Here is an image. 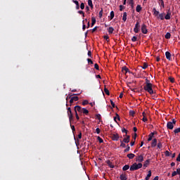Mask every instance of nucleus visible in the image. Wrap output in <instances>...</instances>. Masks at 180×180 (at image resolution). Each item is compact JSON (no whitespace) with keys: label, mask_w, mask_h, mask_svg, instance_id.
Segmentation results:
<instances>
[{"label":"nucleus","mask_w":180,"mask_h":180,"mask_svg":"<svg viewBox=\"0 0 180 180\" xmlns=\"http://www.w3.org/2000/svg\"><path fill=\"white\" fill-rule=\"evenodd\" d=\"M153 86H154V85H153V84H145L143 86V89H144V91H146V92H148V94H150V95H154V94H155V92L153 89Z\"/></svg>","instance_id":"f257e3e1"},{"label":"nucleus","mask_w":180,"mask_h":180,"mask_svg":"<svg viewBox=\"0 0 180 180\" xmlns=\"http://www.w3.org/2000/svg\"><path fill=\"white\" fill-rule=\"evenodd\" d=\"M75 112L77 113V112H79V113H89V111L86 110V108H82L79 105L75 106Z\"/></svg>","instance_id":"f03ea898"},{"label":"nucleus","mask_w":180,"mask_h":180,"mask_svg":"<svg viewBox=\"0 0 180 180\" xmlns=\"http://www.w3.org/2000/svg\"><path fill=\"white\" fill-rule=\"evenodd\" d=\"M141 30L143 34H147V33H148V30H147V25H146V24L144 23L141 25Z\"/></svg>","instance_id":"7ed1b4c3"},{"label":"nucleus","mask_w":180,"mask_h":180,"mask_svg":"<svg viewBox=\"0 0 180 180\" xmlns=\"http://www.w3.org/2000/svg\"><path fill=\"white\" fill-rule=\"evenodd\" d=\"M135 161L136 162H143L144 161V155H140L136 157Z\"/></svg>","instance_id":"20e7f679"},{"label":"nucleus","mask_w":180,"mask_h":180,"mask_svg":"<svg viewBox=\"0 0 180 180\" xmlns=\"http://www.w3.org/2000/svg\"><path fill=\"white\" fill-rule=\"evenodd\" d=\"M134 32V33H139V32H140V22H139V21H137L135 24Z\"/></svg>","instance_id":"39448f33"},{"label":"nucleus","mask_w":180,"mask_h":180,"mask_svg":"<svg viewBox=\"0 0 180 180\" xmlns=\"http://www.w3.org/2000/svg\"><path fill=\"white\" fill-rule=\"evenodd\" d=\"M111 138H112V140H113V141H117L120 138L119 134H112Z\"/></svg>","instance_id":"423d86ee"},{"label":"nucleus","mask_w":180,"mask_h":180,"mask_svg":"<svg viewBox=\"0 0 180 180\" xmlns=\"http://www.w3.org/2000/svg\"><path fill=\"white\" fill-rule=\"evenodd\" d=\"M124 137H126V138H124V139L122 140L124 143H130V136L125 134L124 135Z\"/></svg>","instance_id":"0eeeda50"},{"label":"nucleus","mask_w":180,"mask_h":180,"mask_svg":"<svg viewBox=\"0 0 180 180\" xmlns=\"http://www.w3.org/2000/svg\"><path fill=\"white\" fill-rule=\"evenodd\" d=\"M129 169H130V171H137V169H139L137 168V163L135 162L132 165H131Z\"/></svg>","instance_id":"6e6552de"},{"label":"nucleus","mask_w":180,"mask_h":180,"mask_svg":"<svg viewBox=\"0 0 180 180\" xmlns=\"http://www.w3.org/2000/svg\"><path fill=\"white\" fill-rule=\"evenodd\" d=\"M167 128L169 129V130H172V129H174V124H172V122H167Z\"/></svg>","instance_id":"1a4fd4ad"},{"label":"nucleus","mask_w":180,"mask_h":180,"mask_svg":"<svg viewBox=\"0 0 180 180\" xmlns=\"http://www.w3.org/2000/svg\"><path fill=\"white\" fill-rule=\"evenodd\" d=\"M154 134H157V132H151V133L148 135V141H151V140H153V137H154Z\"/></svg>","instance_id":"9d476101"},{"label":"nucleus","mask_w":180,"mask_h":180,"mask_svg":"<svg viewBox=\"0 0 180 180\" xmlns=\"http://www.w3.org/2000/svg\"><path fill=\"white\" fill-rule=\"evenodd\" d=\"M122 72H124L125 75L126 74H127V72H129V74H131L130 70L126 66L122 67Z\"/></svg>","instance_id":"9b49d317"},{"label":"nucleus","mask_w":180,"mask_h":180,"mask_svg":"<svg viewBox=\"0 0 180 180\" xmlns=\"http://www.w3.org/2000/svg\"><path fill=\"white\" fill-rule=\"evenodd\" d=\"M165 56H166L167 60H169V61H171V53H169V51H166Z\"/></svg>","instance_id":"f8f14e48"},{"label":"nucleus","mask_w":180,"mask_h":180,"mask_svg":"<svg viewBox=\"0 0 180 180\" xmlns=\"http://www.w3.org/2000/svg\"><path fill=\"white\" fill-rule=\"evenodd\" d=\"M165 19H166V20L171 19V12H169V10H168L167 15L165 16Z\"/></svg>","instance_id":"ddd939ff"},{"label":"nucleus","mask_w":180,"mask_h":180,"mask_svg":"<svg viewBox=\"0 0 180 180\" xmlns=\"http://www.w3.org/2000/svg\"><path fill=\"white\" fill-rule=\"evenodd\" d=\"M127 157L129 160H133V158H134L136 157V155H134V153H129V154L127 155Z\"/></svg>","instance_id":"4468645a"},{"label":"nucleus","mask_w":180,"mask_h":180,"mask_svg":"<svg viewBox=\"0 0 180 180\" xmlns=\"http://www.w3.org/2000/svg\"><path fill=\"white\" fill-rule=\"evenodd\" d=\"M151 175H152L151 170H149L148 172V174H147L146 177L145 178V180H150V178H151Z\"/></svg>","instance_id":"2eb2a0df"},{"label":"nucleus","mask_w":180,"mask_h":180,"mask_svg":"<svg viewBox=\"0 0 180 180\" xmlns=\"http://www.w3.org/2000/svg\"><path fill=\"white\" fill-rule=\"evenodd\" d=\"M106 164L108 165V167H110V168H115V165L112 164V162H110V160H107Z\"/></svg>","instance_id":"dca6fc26"},{"label":"nucleus","mask_w":180,"mask_h":180,"mask_svg":"<svg viewBox=\"0 0 180 180\" xmlns=\"http://www.w3.org/2000/svg\"><path fill=\"white\" fill-rule=\"evenodd\" d=\"M142 9H143V8L141 7V5L138 4V5L136 6V12L140 13V12H141V10H142Z\"/></svg>","instance_id":"f3484780"},{"label":"nucleus","mask_w":180,"mask_h":180,"mask_svg":"<svg viewBox=\"0 0 180 180\" xmlns=\"http://www.w3.org/2000/svg\"><path fill=\"white\" fill-rule=\"evenodd\" d=\"M120 179L121 180H127V176L124 174H120Z\"/></svg>","instance_id":"a211bd4d"},{"label":"nucleus","mask_w":180,"mask_h":180,"mask_svg":"<svg viewBox=\"0 0 180 180\" xmlns=\"http://www.w3.org/2000/svg\"><path fill=\"white\" fill-rule=\"evenodd\" d=\"M157 146V139H154L152 141L151 147H156Z\"/></svg>","instance_id":"6ab92c4d"},{"label":"nucleus","mask_w":180,"mask_h":180,"mask_svg":"<svg viewBox=\"0 0 180 180\" xmlns=\"http://www.w3.org/2000/svg\"><path fill=\"white\" fill-rule=\"evenodd\" d=\"M148 165H150V159H148L146 161L144 162L143 163V167L145 168H147V167H148Z\"/></svg>","instance_id":"aec40b11"},{"label":"nucleus","mask_w":180,"mask_h":180,"mask_svg":"<svg viewBox=\"0 0 180 180\" xmlns=\"http://www.w3.org/2000/svg\"><path fill=\"white\" fill-rule=\"evenodd\" d=\"M153 11L154 12L153 15L155 16H158L160 15V11H158L157 9H155V8H153Z\"/></svg>","instance_id":"412c9836"},{"label":"nucleus","mask_w":180,"mask_h":180,"mask_svg":"<svg viewBox=\"0 0 180 180\" xmlns=\"http://www.w3.org/2000/svg\"><path fill=\"white\" fill-rule=\"evenodd\" d=\"M117 120H120V116H119V114L116 113V116L114 117V121L115 123H117Z\"/></svg>","instance_id":"4be33fe9"},{"label":"nucleus","mask_w":180,"mask_h":180,"mask_svg":"<svg viewBox=\"0 0 180 180\" xmlns=\"http://www.w3.org/2000/svg\"><path fill=\"white\" fill-rule=\"evenodd\" d=\"M72 2L76 5V9H79V3L77 0H72Z\"/></svg>","instance_id":"5701e85b"},{"label":"nucleus","mask_w":180,"mask_h":180,"mask_svg":"<svg viewBox=\"0 0 180 180\" xmlns=\"http://www.w3.org/2000/svg\"><path fill=\"white\" fill-rule=\"evenodd\" d=\"M142 115L143 116L142 118L143 122H144V123L147 122L148 120L147 119L146 114L143 113Z\"/></svg>","instance_id":"b1692460"},{"label":"nucleus","mask_w":180,"mask_h":180,"mask_svg":"<svg viewBox=\"0 0 180 180\" xmlns=\"http://www.w3.org/2000/svg\"><path fill=\"white\" fill-rule=\"evenodd\" d=\"M115 31V28H113V27H110L108 29V32L110 34H112V33H113V32Z\"/></svg>","instance_id":"393cba45"},{"label":"nucleus","mask_w":180,"mask_h":180,"mask_svg":"<svg viewBox=\"0 0 180 180\" xmlns=\"http://www.w3.org/2000/svg\"><path fill=\"white\" fill-rule=\"evenodd\" d=\"M129 5H130L131 8L133 9L134 8V0H129Z\"/></svg>","instance_id":"a878e982"},{"label":"nucleus","mask_w":180,"mask_h":180,"mask_svg":"<svg viewBox=\"0 0 180 180\" xmlns=\"http://www.w3.org/2000/svg\"><path fill=\"white\" fill-rule=\"evenodd\" d=\"M96 23V18L95 17L91 18V27Z\"/></svg>","instance_id":"bb28decb"},{"label":"nucleus","mask_w":180,"mask_h":180,"mask_svg":"<svg viewBox=\"0 0 180 180\" xmlns=\"http://www.w3.org/2000/svg\"><path fill=\"white\" fill-rule=\"evenodd\" d=\"M122 20L124 22H126V20H127V13L124 12L123 13Z\"/></svg>","instance_id":"cd10ccee"},{"label":"nucleus","mask_w":180,"mask_h":180,"mask_svg":"<svg viewBox=\"0 0 180 180\" xmlns=\"http://www.w3.org/2000/svg\"><path fill=\"white\" fill-rule=\"evenodd\" d=\"M96 119H98V120H99L100 123L102 122V118H101V114H96Z\"/></svg>","instance_id":"c85d7f7f"},{"label":"nucleus","mask_w":180,"mask_h":180,"mask_svg":"<svg viewBox=\"0 0 180 180\" xmlns=\"http://www.w3.org/2000/svg\"><path fill=\"white\" fill-rule=\"evenodd\" d=\"M74 95H79V94H69V99L70 100V103H74V100H72V98H71V96H74Z\"/></svg>","instance_id":"c756f323"},{"label":"nucleus","mask_w":180,"mask_h":180,"mask_svg":"<svg viewBox=\"0 0 180 180\" xmlns=\"http://www.w3.org/2000/svg\"><path fill=\"white\" fill-rule=\"evenodd\" d=\"M130 168V166L129 165H125L123 167H122V171H127V169H129Z\"/></svg>","instance_id":"7c9ffc66"},{"label":"nucleus","mask_w":180,"mask_h":180,"mask_svg":"<svg viewBox=\"0 0 180 180\" xmlns=\"http://www.w3.org/2000/svg\"><path fill=\"white\" fill-rule=\"evenodd\" d=\"M164 13H160L158 16V19H160L161 20H164Z\"/></svg>","instance_id":"2f4dec72"},{"label":"nucleus","mask_w":180,"mask_h":180,"mask_svg":"<svg viewBox=\"0 0 180 180\" xmlns=\"http://www.w3.org/2000/svg\"><path fill=\"white\" fill-rule=\"evenodd\" d=\"M165 39H171V33L169 32H167L165 36Z\"/></svg>","instance_id":"473e14b6"},{"label":"nucleus","mask_w":180,"mask_h":180,"mask_svg":"<svg viewBox=\"0 0 180 180\" xmlns=\"http://www.w3.org/2000/svg\"><path fill=\"white\" fill-rule=\"evenodd\" d=\"M73 120H74V115H72V113H70L69 115V120L70 122H72Z\"/></svg>","instance_id":"72a5a7b5"},{"label":"nucleus","mask_w":180,"mask_h":180,"mask_svg":"<svg viewBox=\"0 0 180 180\" xmlns=\"http://www.w3.org/2000/svg\"><path fill=\"white\" fill-rule=\"evenodd\" d=\"M103 15V9L101 8V10L99 11L98 16L101 18H102V16Z\"/></svg>","instance_id":"f704fd0d"},{"label":"nucleus","mask_w":180,"mask_h":180,"mask_svg":"<svg viewBox=\"0 0 180 180\" xmlns=\"http://www.w3.org/2000/svg\"><path fill=\"white\" fill-rule=\"evenodd\" d=\"M89 103V102L88 101V100H84L82 103V105H83V106H85V105H88Z\"/></svg>","instance_id":"c9c22d12"},{"label":"nucleus","mask_w":180,"mask_h":180,"mask_svg":"<svg viewBox=\"0 0 180 180\" xmlns=\"http://www.w3.org/2000/svg\"><path fill=\"white\" fill-rule=\"evenodd\" d=\"M174 134H178V133H180V127L176 128V129L174 130Z\"/></svg>","instance_id":"e433bc0d"},{"label":"nucleus","mask_w":180,"mask_h":180,"mask_svg":"<svg viewBox=\"0 0 180 180\" xmlns=\"http://www.w3.org/2000/svg\"><path fill=\"white\" fill-rule=\"evenodd\" d=\"M88 5L91 8H94V4H92V0H88Z\"/></svg>","instance_id":"4c0bfd02"},{"label":"nucleus","mask_w":180,"mask_h":180,"mask_svg":"<svg viewBox=\"0 0 180 180\" xmlns=\"http://www.w3.org/2000/svg\"><path fill=\"white\" fill-rule=\"evenodd\" d=\"M159 4H160L162 8H165V5L164 4V0H159Z\"/></svg>","instance_id":"58836bf2"},{"label":"nucleus","mask_w":180,"mask_h":180,"mask_svg":"<svg viewBox=\"0 0 180 180\" xmlns=\"http://www.w3.org/2000/svg\"><path fill=\"white\" fill-rule=\"evenodd\" d=\"M104 92L108 96L110 95V92L109 91V89H108L106 88L104 89Z\"/></svg>","instance_id":"ea45409f"},{"label":"nucleus","mask_w":180,"mask_h":180,"mask_svg":"<svg viewBox=\"0 0 180 180\" xmlns=\"http://www.w3.org/2000/svg\"><path fill=\"white\" fill-rule=\"evenodd\" d=\"M72 99V101H73V102L75 101V102H77V101H78L79 98H78V96H72V97H70Z\"/></svg>","instance_id":"a19ab883"},{"label":"nucleus","mask_w":180,"mask_h":180,"mask_svg":"<svg viewBox=\"0 0 180 180\" xmlns=\"http://www.w3.org/2000/svg\"><path fill=\"white\" fill-rule=\"evenodd\" d=\"M136 167L138 168V169H140V168H142L143 167V164L141 162H139V163H136Z\"/></svg>","instance_id":"79ce46f5"},{"label":"nucleus","mask_w":180,"mask_h":180,"mask_svg":"<svg viewBox=\"0 0 180 180\" xmlns=\"http://www.w3.org/2000/svg\"><path fill=\"white\" fill-rule=\"evenodd\" d=\"M120 147H122L123 148H124L126 147V143H124V141H122V140H120Z\"/></svg>","instance_id":"37998d69"},{"label":"nucleus","mask_w":180,"mask_h":180,"mask_svg":"<svg viewBox=\"0 0 180 180\" xmlns=\"http://www.w3.org/2000/svg\"><path fill=\"white\" fill-rule=\"evenodd\" d=\"M148 67V64H147V63H144L143 64L142 68L143 70H146V68H147Z\"/></svg>","instance_id":"c03bdc74"},{"label":"nucleus","mask_w":180,"mask_h":180,"mask_svg":"<svg viewBox=\"0 0 180 180\" xmlns=\"http://www.w3.org/2000/svg\"><path fill=\"white\" fill-rule=\"evenodd\" d=\"M103 39H105V40H106V41H107L108 43H109V41H110L109 36H108V35H104V36H103Z\"/></svg>","instance_id":"a18cd8bd"},{"label":"nucleus","mask_w":180,"mask_h":180,"mask_svg":"<svg viewBox=\"0 0 180 180\" xmlns=\"http://www.w3.org/2000/svg\"><path fill=\"white\" fill-rule=\"evenodd\" d=\"M129 151H130V146L127 145V148L124 150V153H129Z\"/></svg>","instance_id":"49530a36"},{"label":"nucleus","mask_w":180,"mask_h":180,"mask_svg":"<svg viewBox=\"0 0 180 180\" xmlns=\"http://www.w3.org/2000/svg\"><path fill=\"white\" fill-rule=\"evenodd\" d=\"M148 84H151V82H150V79H148V78H146L145 85H148Z\"/></svg>","instance_id":"de8ad7c7"},{"label":"nucleus","mask_w":180,"mask_h":180,"mask_svg":"<svg viewBox=\"0 0 180 180\" xmlns=\"http://www.w3.org/2000/svg\"><path fill=\"white\" fill-rule=\"evenodd\" d=\"M113 18H115V12L111 11L110 12V20H112V19H113Z\"/></svg>","instance_id":"09e8293b"},{"label":"nucleus","mask_w":180,"mask_h":180,"mask_svg":"<svg viewBox=\"0 0 180 180\" xmlns=\"http://www.w3.org/2000/svg\"><path fill=\"white\" fill-rule=\"evenodd\" d=\"M97 140L98 141V142H99L100 143H103V139H102V138H101V136H98V137H97Z\"/></svg>","instance_id":"8fccbe9b"},{"label":"nucleus","mask_w":180,"mask_h":180,"mask_svg":"<svg viewBox=\"0 0 180 180\" xmlns=\"http://www.w3.org/2000/svg\"><path fill=\"white\" fill-rule=\"evenodd\" d=\"M169 80L170 81V82H172V84H174V82H175V79L174 77H169Z\"/></svg>","instance_id":"3c124183"},{"label":"nucleus","mask_w":180,"mask_h":180,"mask_svg":"<svg viewBox=\"0 0 180 180\" xmlns=\"http://www.w3.org/2000/svg\"><path fill=\"white\" fill-rule=\"evenodd\" d=\"M80 9H82V10L85 9V4L81 3V4H80Z\"/></svg>","instance_id":"603ef678"},{"label":"nucleus","mask_w":180,"mask_h":180,"mask_svg":"<svg viewBox=\"0 0 180 180\" xmlns=\"http://www.w3.org/2000/svg\"><path fill=\"white\" fill-rule=\"evenodd\" d=\"M158 148H159L160 150V148H162V143L159 142L158 143Z\"/></svg>","instance_id":"864d4df0"},{"label":"nucleus","mask_w":180,"mask_h":180,"mask_svg":"<svg viewBox=\"0 0 180 180\" xmlns=\"http://www.w3.org/2000/svg\"><path fill=\"white\" fill-rule=\"evenodd\" d=\"M78 13H79V15H82L83 18H85V13H84V11H79Z\"/></svg>","instance_id":"5fc2aeb1"},{"label":"nucleus","mask_w":180,"mask_h":180,"mask_svg":"<svg viewBox=\"0 0 180 180\" xmlns=\"http://www.w3.org/2000/svg\"><path fill=\"white\" fill-rule=\"evenodd\" d=\"M131 41H137V37L136 36H134L132 38H131Z\"/></svg>","instance_id":"6e6d98bb"},{"label":"nucleus","mask_w":180,"mask_h":180,"mask_svg":"<svg viewBox=\"0 0 180 180\" xmlns=\"http://www.w3.org/2000/svg\"><path fill=\"white\" fill-rule=\"evenodd\" d=\"M126 7L123 5H120V11L122 12V11H123V9H124Z\"/></svg>","instance_id":"4d7b16f0"},{"label":"nucleus","mask_w":180,"mask_h":180,"mask_svg":"<svg viewBox=\"0 0 180 180\" xmlns=\"http://www.w3.org/2000/svg\"><path fill=\"white\" fill-rule=\"evenodd\" d=\"M136 139H137V133H134L133 136L134 141H136Z\"/></svg>","instance_id":"13d9d810"},{"label":"nucleus","mask_w":180,"mask_h":180,"mask_svg":"<svg viewBox=\"0 0 180 180\" xmlns=\"http://www.w3.org/2000/svg\"><path fill=\"white\" fill-rule=\"evenodd\" d=\"M169 155H171V154L169 153V151L166 150V151H165V156H166V157H169Z\"/></svg>","instance_id":"bf43d9fd"},{"label":"nucleus","mask_w":180,"mask_h":180,"mask_svg":"<svg viewBox=\"0 0 180 180\" xmlns=\"http://www.w3.org/2000/svg\"><path fill=\"white\" fill-rule=\"evenodd\" d=\"M94 68H95L96 70H99V65H98V63H96V64L94 65Z\"/></svg>","instance_id":"052dcab7"},{"label":"nucleus","mask_w":180,"mask_h":180,"mask_svg":"<svg viewBox=\"0 0 180 180\" xmlns=\"http://www.w3.org/2000/svg\"><path fill=\"white\" fill-rule=\"evenodd\" d=\"M87 61H88L89 64H94V62L90 58H87Z\"/></svg>","instance_id":"680f3d73"},{"label":"nucleus","mask_w":180,"mask_h":180,"mask_svg":"<svg viewBox=\"0 0 180 180\" xmlns=\"http://www.w3.org/2000/svg\"><path fill=\"white\" fill-rule=\"evenodd\" d=\"M78 139H82V133L81 131L78 134Z\"/></svg>","instance_id":"e2e57ef3"},{"label":"nucleus","mask_w":180,"mask_h":180,"mask_svg":"<svg viewBox=\"0 0 180 180\" xmlns=\"http://www.w3.org/2000/svg\"><path fill=\"white\" fill-rule=\"evenodd\" d=\"M176 175H178V174L176 173V171L173 172L172 174V176H176Z\"/></svg>","instance_id":"0e129e2a"},{"label":"nucleus","mask_w":180,"mask_h":180,"mask_svg":"<svg viewBox=\"0 0 180 180\" xmlns=\"http://www.w3.org/2000/svg\"><path fill=\"white\" fill-rule=\"evenodd\" d=\"M122 133H126V134H127V130L125 129L124 128L122 129Z\"/></svg>","instance_id":"69168bd1"},{"label":"nucleus","mask_w":180,"mask_h":180,"mask_svg":"<svg viewBox=\"0 0 180 180\" xmlns=\"http://www.w3.org/2000/svg\"><path fill=\"white\" fill-rule=\"evenodd\" d=\"M176 161L180 162V153L179 154L178 157L176 158Z\"/></svg>","instance_id":"338daca9"},{"label":"nucleus","mask_w":180,"mask_h":180,"mask_svg":"<svg viewBox=\"0 0 180 180\" xmlns=\"http://www.w3.org/2000/svg\"><path fill=\"white\" fill-rule=\"evenodd\" d=\"M176 172L177 173L178 175H180V168L177 169Z\"/></svg>","instance_id":"774afa93"}]
</instances>
